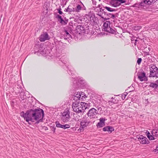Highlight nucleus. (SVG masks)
Returning <instances> with one entry per match:
<instances>
[{
	"mask_svg": "<svg viewBox=\"0 0 158 158\" xmlns=\"http://www.w3.org/2000/svg\"><path fill=\"white\" fill-rule=\"evenodd\" d=\"M104 8L106 9L108 11L110 12L115 11L116 10L114 9H113L109 7L105 6Z\"/></svg>",
	"mask_w": 158,
	"mask_h": 158,
	"instance_id": "17",
	"label": "nucleus"
},
{
	"mask_svg": "<svg viewBox=\"0 0 158 158\" xmlns=\"http://www.w3.org/2000/svg\"><path fill=\"white\" fill-rule=\"evenodd\" d=\"M101 0H99V1H100Z\"/></svg>",
	"mask_w": 158,
	"mask_h": 158,
	"instance_id": "57",
	"label": "nucleus"
},
{
	"mask_svg": "<svg viewBox=\"0 0 158 158\" xmlns=\"http://www.w3.org/2000/svg\"><path fill=\"white\" fill-rule=\"evenodd\" d=\"M81 105L80 103H73V104L72 108L73 111L77 113H80L84 111L83 109L81 107Z\"/></svg>",
	"mask_w": 158,
	"mask_h": 158,
	"instance_id": "6",
	"label": "nucleus"
},
{
	"mask_svg": "<svg viewBox=\"0 0 158 158\" xmlns=\"http://www.w3.org/2000/svg\"><path fill=\"white\" fill-rule=\"evenodd\" d=\"M148 137L150 140H153L154 139V137L152 135L149 136V135H148Z\"/></svg>",
	"mask_w": 158,
	"mask_h": 158,
	"instance_id": "34",
	"label": "nucleus"
},
{
	"mask_svg": "<svg viewBox=\"0 0 158 158\" xmlns=\"http://www.w3.org/2000/svg\"><path fill=\"white\" fill-rule=\"evenodd\" d=\"M70 127V126L69 125L65 124V125H63L62 128H63L64 129H66V128H69Z\"/></svg>",
	"mask_w": 158,
	"mask_h": 158,
	"instance_id": "28",
	"label": "nucleus"
},
{
	"mask_svg": "<svg viewBox=\"0 0 158 158\" xmlns=\"http://www.w3.org/2000/svg\"><path fill=\"white\" fill-rule=\"evenodd\" d=\"M152 133L153 135L156 136H158V132H157L156 130L154 129L152 131Z\"/></svg>",
	"mask_w": 158,
	"mask_h": 158,
	"instance_id": "27",
	"label": "nucleus"
},
{
	"mask_svg": "<svg viewBox=\"0 0 158 158\" xmlns=\"http://www.w3.org/2000/svg\"><path fill=\"white\" fill-rule=\"evenodd\" d=\"M110 106L111 107V108H113L114 109H116L118 107V105H117L116 103L115 104H110Z\"/></svg>",
	"mask_w": 158,
	"mask_h": 158,
	"instance_id": "24",
	"label": "nucleus"
},
{
	"mask_svg": "<svg viewBox=\"0 0 158 158\" xmlns=\"http://www.w3.org/2000/svg\"><path fill=\"white\" fill-rule=\"evenodd\" d=\"M97 113L98 112L97 110L93 108L89 110L87 114L89 117L90 119H92L95 118Z\"/></svg>",
	"mask_w": 158,
	"mask_h": 158,
	"instance_id": "7",
	"label": "nucleus"
},
{
	"mask_svg": "<svg viewBox=\"0 0 158 158\" xmlns=\"http://www.w3.org/2000/svg\"><path fill=\"white\" fill-rule=\"evenodd\" d=\"M104 10L102 9L101 8H100V11L101 12H103L104 11Z\"/></svg>",
	"mask_w": 158,
	"mask_h": 158,
	"instance_id": "44",
	"label": "nucleus"
},
{
	"mask_svg": "<svg viewBox=\"0 0 158 158\" xmlns=\"http://www.w3.org/2000/svg\"><path fill=\"white\" fill-rule=\"evenodd\" d=\"M138 62H139V61H138V59L137 60V63L138 64Z\"/></svg>",
	"mask_w": 158,
	"mask_h": 158,
	"instance_id": "53",
	"label": "nucleus"
},
{
	"mask_svg": "<svg viewBox=\"0 0 158 158\" xmlns=\"http://www.w3.org/2000/svg\"><path fill=\"white\" fill-rule=\"evenodd\" d=\"M117 102V101L112 97L109 101V104L110 105L111 104H115Z\"/></svg>",
	"mask_w": 158,
	"mask_h": 158,
	"instance_id": "15",
	"label": "nucleus"
},
{
	"mask_svg": "<svg viewBox=\"0 0 158 158\" xmlns=\"http://www.w3.org/2000/svg\"><path fill=\"white\" fill-rule=\"evenodd\" d=\"M81 6L79 5H78L76 6V8L75 11L77 12H79L81 10Z\"/></svg>",
	"mask_w": 158,
	"mask_h": 158,
	"instance_id": "18",
	"label": "nucleus"
},
{
	"mask_svg": "<svg viewBox=\"0 0 158 158\" xmlns=\"http://www.w3.org/2000/svg\"><path fill=\"white\" fill-rule=\"evenodd\" d=\"M150 87L153 88H156L158 86V85L155 83H151L150 85Z\"/></svg>",
	"mask_w": 158,
	"mask_h": 158,
	"instance_id": "25",
	"label": "nucleus"
},
{
	"mask_svg": "<svg viewBox=\"0 0 158 158\" xmlns=\"http://www.w3.org/2000/svg\"><path fill=\"white\" fill-rule=\"evenodd\" d=\"M136 77H137V78H138V72L136 74V77L135 76V78H136Z\"/></svg>",
	"mask_w": 158,
	"mask_h": 158,
	"instance_id": "47",
	"label": "nucleus"
},
{
	"mask_svg": "<svg viewBox=\"0 0 158 158\" xmlns=\"http://www.w3.org/2000/svg\"><path fill=\"white\" fill-rule=\"evenodd\" d=\"M150 77H158V69L155 65H152L150 68Z\"/></svg>",
	"mask_w": 158,
	"mask_h": 158,
	"instance_id": "5",
	"label": "nucleus"
},
{
	"mask_svg": "<svg viewBox=\"0 0 158 158\" xmlns=\"http://www.w3.org/2000/svg\"><path fill=\"white\" fill-rule=\"evenodd\" d=\"M128 93L127 92H125L122 95V99L123 100L124 99L127 95Z\"/></svg>",
	"mask_w": 158,
	"mask_h": 158,
	"instance_id": "29",
	"label": "nucleus"
},
{
	"mask_svg": "<svg viewBox=\"0 0 158 158\" xmlns=\"http://www.w3.org/2000/svg\"><path fill=\"white\" fill-rule=\"evenodd\" d=\"M105 123L99 122L97 125V127H102L105 125Z\"/></svg>",
	"mask_w": 158,
	"mask_h": 158,
	"instance_id": "22",
	"label": "nucleus"
},
{
	"mask_svg": "<svg viewBox=\"0 0 158 158\" xmlns=\"http://www.w3.org/2000/svg\"><path fill=\"white\" fill-rule=\"evenodd\" d=\"M106 20H109L110 19L109 18H106Z\"/></svg>",
	"mask_w": 158,
	"mask_h": 158,
	"instance_id": "54",
	"label": "nucleus"
},
{
	"mask_svg": "<svg viewBox=\"0 0 158 158\" xmlns=\"http://www.w3.org/2000/svg\"><path fill=\"white\" fill-rule=\"evenodd\" d=\"M50 38L48 34L46 32H44L42 34L40 37V40L41 42H44L46 40H48Z\"/></svg>",
	"mask_w": 158,
	"mask_h": 158,
	"instance_id": "8",
	"label": "nucleus"
},
{
	"mask_svg": "<svg viewBox=\"0 0 158 158\" xmlns=\"http://www.w3.org/2000/svg\"><path fill=\"white\" fill-rule=\"evenodd\" d=\"M98 15L101 17V18H103V17L102 16V15L101 14H98Z\"/></svg>",
	"mask_w": 158,
	"mask_h": 158,
	"instance_id": "50",
	"label": "nucleus"
},
{
	"mask_svg": "<svg viewBox=\"0 0 158 158\" xmlns=\"http://www.w3.org/2000/svg\"><path fill=\"white\" fill-rule=\"evenodd\" d=\"M110 21H106L104 23L103 29L105 31L114 34L115 32V31L110 27Z\"/></svg>",
	"mask_w": 158,
	"mask_h": 158,
	"instance_id": "4",
	"label": "nucleus"
},
{
	"mask_svg": "<svg viewBox=\"0 0 158 158\" xmlns=\"http://www.w3.org/2000/svg\"><path fill=\"white\" fill-rule=\"evenodd\" d=\"M90 121L89 119L87 118H83L81 122V126L79 128L78 130L80 132L83 131L84 128L88 126L90 123Z\"/></svg>",
	"mask_w": 158,
	"mask_h": 158,
	"instance_id": "2",
	"label": "nucleus"
},
{
	"mask_svg": "<svg viewBox=\"0 0 158 158\" xmlns=\"http://www.w3.org/2000/svg\"><path fill=\"white\" fill-rule=\"evenodd\" d=\"M157 83H158V82H157Z\"/></svg>",
	"mask_w": 158,
	"mask_h": 158,
	"instance_id": "58",
	"label": "nucleus"
},
{
	"mask_svg": "<svg viewBox=\"0 0 158 158\" xmlns=\"http://www.w3.org/2000/svg\"><path fill=\"white\" fill-rule=\"evenodd\" d=\"M110 4L114 7H117L120 6L118 0H112L110 2Z\"/></svg>",
	"mask_w": 158,
	"mask_h": 158,
	"instance_id": "11",
	"label": "nucleus"
},
{
	"mask_svg": "<svg viewBox=\"0 0 158 158\" xmlns=\"http://www.w3.org/2000/svg\"><path fill=\"white\" fill-rule=\"evenodd\" d=\"M150 48H146L144 49V53H145V54L146 55H149V53L147 51H150Z\"/></svg>",
	"mask_w": 158,
	"mask_h": 158,
	"instance_id": "23",
	"label": "nucleus"
},
{
	"mask_svg": "<svg viewBox=\"0 0 158 158\" xmlns=\"http://www.w3.org/2000/svg\"><path fill=\"white\" fill-rule=\"evenodd\" d=\"M138 62H139V61H138V59L137 60V63L138 64Z\"/></svg>",
	"mask_w": 158,
	"mask_h": 158,
	"instance_id": "52",
	"label": "nucleus"
},
{
	"mask_svg": "<svg viewBox=\"0 0 158 158\" xmlns=\"http://www.w3.org/2000/svg\"><path fill=\"white\" fill-rule=\"evenodd\" d=\"M58 11V12L60 15H62L63 13L61 11L59 10V11Z\"/></svg>",
	"mask_w": 158,
	"mask_h": 158,
	"instance_id": "42",
	"label": "nucleus"
},
{
	"mask_svg": "<svg viewBox=\"0 0 158 158\" xmlns=\"http://www.w3.org/2000/svg\"><path fill=\"white\" fill-rule=\"evenodd\" d=\"M55 123L57 127L62 128L63 125L61 124L59 122L56 121Z\"/></svg>",
	"mask_w": 158,
	"mask_h": 158,
	"instance_id": "26",
	"label": "nucleus"
},
{
	"mask_svg": "<svg viewBox=\"0 0 158 158\" xmlns=\"http://www.w3.org/2000/svg\"><path fill=\"white\" fill-rule=\"evenodd\" d=\"M101 6V5L99 4V5H98V6H96V7H96V8H100Z\"/></svg>",
	"mask_w": 158,
	"mask_h": 158,
	"instance_id": "46",
	"label": "nucleus"
},
{
	"mask_svg": "<svg viewBox=\"0 0 158 158\" xmlns=\"http://www.w3.org/2000/svg\"><path fill=\"white\" fill-rule=\"evenodd\" d=\"M80 2L83 5V6L85 8V7L84 6V5L80 1Z\"/></svg>",
	"mask_w": 158,
	"mask_h": 158,
	"instance_id": "51",
	"label": "nucleus"
},
{
	"mask_svg": "<svg viewBox=\"0 0 158 158\" xmlns=\"http://www.w3.org/2000/svg\"><path fill=\"white\" fill-rule=\"evenodd\" d=\"M80 105H81V107H82V109H83V111H84L85 110L86 108V106H87L86 103L85 102H81V103H80Z\"/></svg>",
	"mask_w": 158,
	"mask_h": 158,
	"instance_id": "19",
	"label": "nucleus"
},
{
	"mask_svg": "<svg viewBox=\"0 0 158 158\" xmlns=\"http://www.w3.org/2000/svg\"><path fill=\"white\" fill-rule=\"evenodd\" d=\"M131 41L132 43L134 44V45L135 46L137 44V42L138 41L137 38L136 37H133L131 39Z\"/></svg>",
	"mask_w": 158,
	"mask_h": 158,
	"instance_id": "16",
	"label": "nucleus"
},
{
	"mask_svg": "<svg viewBox=\"0 0 158 158\" xmlns=\"http://www.w3.org/2000/svg\"><path fill=\"white\" fill-rule=\"evenodd\" d=\"M58 11H59V10H60V11H61V10H62V9L61 8H60H60L58 9H56Z\"/></svg>",
	"mask_w": 158,
	"mask_h": 158,
	"instance_id": "45",
	"label": "nucleus"
},
{
	"mask_svg": "<svg viewBox=\"0 0 158 158\" xmlns=\"http://www.w3.org/2000/svg\"><path fill=\"white\" fill-rule=\"evenodd\" d=\"M56 17L58 19H60V20H61V19H63L62 18L61 16L60 15H57Z\"/></svg>",
	"mask_w": 158,
	"mask_h": 158,
	"instance_id": "35",
	"label": "nucleus"
},
{
	"mask_svg": "<svg viewBox=\"0 0 158 158\" xmlns=\"http://www.w3.org/2000/svg\"><path fill=\"white\" fill-rule=\"evenodd\" d=\"M139 80L141 81L146 82L148 81V78L144 72L139 73Z\"/></svg>",
	"mask_w": 158,
	"mask_h": 158,
	"instance_id": "10",
	"label": "nucleus"
},
{
	"mask_svg": "<svg viewBox=\"0 0 158 158\" xmlns=\"http://www.w3.org/2000/svg\"><path fill=\"white\" fill-rule=\"evenodd\" d=\"M156 153H158V147H156V148L155 150L154 151Z\"/></svg>",
	"mask_w": 158,
	"mask_h": 158,
	"instance_id": "38",
	"label": "nucleus"
},
{
	"mask_svg": "<svg viewBox=\"0 0 158 158\" xmlns=\"http://www.w3.org/2000/svg\"><path fill=\"white\" fill-rule=\"evenodd\" d=\"M109 15H111V17L109 16V17H110V18H111L114 19L115 17V15L113 14L109 13Z\"/></svg>",
	"mask_w": 158,
	"mask_h": 158,
	"instance_id": "32",
	"label": "nucleus"
},
{
	"mask_svg": "<svg viewBox=\"0 0 158 158\" xmlns=\"http://www.w3.org/2000/svg\"><path fill=\"white\" fill-rule=\"evenodd\" d=\"M79 27H77L78 28V29L80 28V29L82 31L84 30V28L83 27L81 26H79Z\"/></svg>",
	"mask_w": 158,
	"mask_h": 158,
	"instance_id": "36",
	"label": "nucleus"
},
{
	"mask_svg": "<svg viewBox=\"0 0 158 158\" xmlns=\"http://www.w3.org/2000/svg\"><path fill=\"white\" fill-rule=\"evenodd\" d=\"M99 120V122L105 123V118H100Z\"/></svg>",
	"mask_w": 158,
	"mask_h": 158,
	"instance_id": "31",
	"label": "nucleus"
},
{
	"mask_svg": "<svg viewBox=\"0 0 158 158\" xmlns=\"http://www.w3.org/2000/svg\"><path fill=\"white\" fill-rule=\"evenodd\" d=\"M114 129L113 127L110 126H106L103 128V131H108L111 133L113 131H114Z\"/></svg>",
	"mask_w": 158,
	"mask_h": 158,
	"instance_id": "12",
	"label": "nucleus"
},
{
	"mask_svg": "<svg viewBox=\"0 0 158 158\" xmlns=\"http://www.w3.org/2000/svg\"><path fill=\"white\" fill-rule=\"evenodd\" d=\"M142 61L141 58H139V64H140Z\"/></svg>",
	"mask_w": 158,
	"mask_h": 158,
	"instance_id": "43",
	"label": "nucleus"
},
{
	"mask_svg": "<svg viewBox=\"0 0 158 158\" xmlns=\"http://www.w3.org/2000/svg\"><path fill=\"white\" fill-rule=\"evenodd\" d=\"M92 4L94 6H96L97 4V2L95 0H92Z\"/></svg>",
	"mask_w": 158,
	"mask_h": 158,
	"instance_id": "33",
	"label": "nucleus"
},
{
	"mask_svg": "<svg viewBox=\"0 0 158 158\" xmlns=\"http://www.w3.org/2000/svg\"><path fill=\"white\" fill-rule=\"evenodd\" d=\"M61 116V120L64 122H67L70 120V112L68 109H66L62 113Z\"/></svg>",
	"mask_w": 158,
	"mask_h": 158,
	"instance_id": "3",
	"label": "nucleus"
},
{
	"mask_svg": "<svg viewBox=\"0 0 158 158\" xmlns=\"http://www.w3.org/2000/svg\"><path fill=\"white\" fill-rule=\"evenodd\" d=\"M137 48H138V45L137 46Z\"/></svg>",
	"mask_w": 158,
	"mask_h": 158,
	"instance_id": "56",
	"label": "nucleus"
},
{
	"mask_svg": "<svg viewBox=\"0 0 158 158\" xmlns=\"http://www.w3.org/2000/svg\"><path fill=\"white\" fill-rule=\"evenodd\" d=\"M119 2L120 5L122 3H124L126 2V1L125 0H118Z\"/></svg>",
	"mask_w": 158,
	"mask_h": 158,
	"instance_id": "30",
	"label": "nucleus"
},
{
	"mask_svg": "<svg viewBox=\"0 0 158 158\" xmlns=\"http://www.w3.org/2000/svg\"><path fill=\"white\" fill-rule=\"evenodd\" d=\"M102 18L103 19L104 21H106V18H104L103 17V18Z\"/></svg>",
	"mask_w": 158,
	"mask_h": 158,
	"instance_id": "49",
	"label": "nucleus"
},
{
	"mask_svg": "<svg viewBox=\"0 0 158 158\" xmlns=\"http://www.w3.org/2000/svg\"><path fill=\"white\" fill-rule=\"evenodd\" d=\"M139 27V29L141 27L140 26Z\"/></svg>",
	"mask_w": 158,
	"mask_h": 158,
	"instance_id": "55",
	"label": "nucleus"
},
{
	"mask_svg": "<svg viewBox=\"0 0 158 158\" xmlns=\"http://www.w3.org/2000/svg\"><path fill=\"white\" fill-rule=\"evenodd\" d=\"M70 6H69L67 8L65 9L64 11L66 12H68L69 14H70V13L72 12H74L75 11L74 8L73 7L70 8Z\"/></svg>",
	"mask_w": 158,
	"mask_h": 158,
	"instance_id": "14",
	"label": "nucleus"
},
{
	"mask_svg": "<svg viewBox=\"0 0 158 158\" xmlns=\"http://www.w3.org/2000/svg\"><path fill=\"white\" fill-rule=\"evenodd\" d=\"M139 142L142 144H148L149 143V141L146 137L141 135L139 137Z\"/></svg>",
	"mask_w": 158,
	"mask_h": 158,
	"instance_id": "9",
	"label": "nucleus"
},
{
	"mask_svg": "<svg viewBox=\"0 0 158 158\" xmlns=\"http://www.w3.org/2000/svg\"><path fill=\"white\" fill-rule=\"evenodd\" d=\"M44 128L45 130H47L48 129V128L47 127H44Z\"/></svg>",
	"mask_w": 158,
	"mask_h": 158,
	"instance_id": "48",
	"label": "nucleus"
},
{
	"mask_svg": "<svg viewBox=\"0 0 158 158\" xmlns=\"http://www.w3.org/2000/svg\"><path fill=\"white\" fill-rule=\"evenodd\" d=\"M96 108L98 110H100V111H101L102 110L101 107L98 106H97Z\"/></svg>",
	"mask_w": 158,
	"mask_h": 158,
	"instance_id": "40",
	"label": "nucleus"
},
{
	"mask_svg": "<svg viewBox=\"0 0 158 158\" xmlns=\"http://www.w3.org/2000/svg\"><path fill=\"white\" fill-rule=\"evenodd\" d=\"M103 13L105 15H107V16H108L109 15V14H108L105 11H104L103 12Z\"/></svg>",
	"mask_w": 158,
	"mask_h": 158,
	"instance_id": "41",
	"label": "nucleus"
},
{
	"mask_svg": "<svg viewBox=\"0 0 158 158\" xmlns=\"http://www.w3.org/2000/svg\"><path fill=\"white\" fill-rule=\"evenodd\" d=\"M73 99H74V100H75V101H78L79 100H80V99H78V98H77V97H75V96L74 97Z\"/></svg>",
	"mask_w": 158,
	"mask_h": 158,
	"instance_id": "37",
	"label": "nucleus"
},
{
	"mask_svg": "<svg viewBox=\"0 0 158 158\" xmlns=\"http://www.w3.org/2000/svg\"><path fill=\"white\" fill-rule=\"evenodd\" d=\"M51 128L52 129V130L54 132L56 130V127H54L51 126Z\"/></svg>",
	"mask_w": 158,
	"mask_h": 158,
	"instance_id": "39",
	"label": "nucleus"
},
{
	"mask_svg": "<svg viewBox=\"0 0 158 158\" xmlns=\"http://www.w3.org/2000/svg\"><path fill=\"white\" fill-rule=\"evenodd\" d=\"M64 39L67 40L70 38H72L71 35L66 30L64 31Z\"/></svg>",
	"mask_w": 158,
	"mask_h": 158,
	"instance_id": "13",
	"label": "nucleus"
},
{
	"mask_svg": "<svg viewBox=\"0 0 158 158\" xmlns=\"http://www.w3.org/2000/svg\"><path fill=\"white\" fill-rule=\"evenodd\" d=\"M68 19L64 20L63 19H61V20H60V23L63 25H65L67 24V23H68Z\"/></svg>",
	"mask_w": 158,
	"mask_h": 158,
	"instance_id": "21",
	"label": "nucleus"
},
{
	"mask_svg": "<svg viewBox=\"0 0 158 158\" xmlns=\"http://www.w3.org/2000/svg\"><path fill=\"white\" fill-rule=\"evenodd\" d=\"M75 96L77 98H78V99H80V100H81L82 99V98L83 97V96H82V98L81 97V93L80 92L79 93L77 92V94H75Z\"/></svg>",
	"mask_w": 158,
	"mask_h": 158,
	"instance_id": "20",
	"label": "nucleus"
},
{
	"mask_svg": "<svg viewBox=\"0 0 158 158\" xmlns=\"http://www.w3.org/2000/svg\"><path fill=\"white\" fill-rule=\"evenodd\" d=\"M44 114L43 110L40 108L31 109L27 110L25 113L23 111L20 113V116L23 117L27 122H34L35 121H37V123L42 121Z\"/></svg>",
	"mask_w": 158,
	"mask_h": 158,
	"instance_id": "1",
	"label": "nucleus"
}]
</instances>
